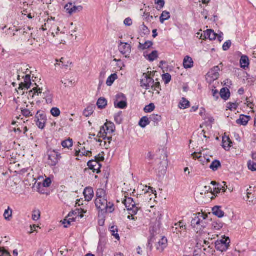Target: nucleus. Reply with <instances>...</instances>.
<instances>
[{
	"label": "nucleus",
	"mask_w": 256,
	"mask_h": 256,
	"mask_svg": "<svg viewBox=\"0 0 256 256\" xmlns=\"http://www.w3.org/2000/svg\"><path fill=\"white\" fill-rule=\"evenodd\" d=\"M55 18L51 17L50 18H48L46 22L40 28V30L44 31L50 29V31H52V35L54 38H56L55 43L56 44H61L63 43V42H64L62 39L64 34L58 32L60 31V29L58 27L54 26V24L53 22Z\"/></svg>",
	"instance_id": "f257e3e1"
},
{
	"label": "nucleus",
	"mask_w": 256,
	"mask_h": 256,
	"mask_svg": "<svg viewBox=\"0 0 256 256\" xmlns=\"http://www.w3.org/2000/svg\"><path fill=\"white\" fill-rule=\"evenodd\" d=\"M95 204L97 209L102 214L107 212L111 213L114 210V204L108 202L107 198L96 199Z\"/></svg>",
	"instance_id": "f03ea898"
},
{
	"label": "nucleus",
	"mask_w": 256,
	"mask_h": 256,
	"mask_svg": "<svg viewBox=\"0 0 256 256\" xmlns=\"http://www.w3.org/2000/svg\"><path fill=\"white\" fill-rule=\"evenodd\" d=\"M208 216L204 213H197L194 214V218L191 222V226L196 230H200L206 226V220Z\"/></svg>",
	"instance_id": "7ed1b4c3"
},
{
	"label": "nucleus",
	"mask_w": 256,
	"mask_h": 256,
	"mask_svg": "<svg viewBox=\"0 0 256 256\" xmlns=\"http://www.w3.org/2000/svg\"><path fill=\"white\" fill-rule=\"evenodd\" d=\"M125 198H126L122 202V204H124L130 214H136L138 210L137 204H136L132 198H127L126 196H125Z\"/></svg>",
	"instance_id": "20e7f679"
},
{
	"label": "nucleus",
	"mask_w": 256,
	"mask_h": 256,
	"mask_svg": "<svg viewBox=\"0 0 256 256\" xmlns=\"http://www.w3.org/2000/svg\"><path fill=\"white\" fill-rule=\"evenodd\" d=\"M115 130V126L114 123L108 122L100 128L98 136L103 139L106 138V135L108 133H112Z\"/></svg>",
	"instance_id": "39448f33"
},
{
	"label": "nucleus",
	"mask_w": 256,
	"mask_h": 256,
	"mask_svg": "<svg viewBox=\"0 0 256 256\" xmlns=\"http://www.w3.org/2000/svg\"><path fill=\"white\" fill-rule=\"evenodd\" d=\"M230 239L228 237H224L222 240H218L215 242L216 250L223 252L228 250L230 246Z\"/></svg>",
	"instance_id": "423d86ee"
},
{
	"label": "nucleus",
	"mask_w": 256,
	"mask_h": 256,
	"mask_svg": "<svg viewBox=\"0 0 256 256\" xmlns=\"http://www.w3.org/2000/svg\"><path fill=\"white\" fill-rule=\"evenodd\" d=\"M48 164L51 166H55L60 158V154L56 150H50L48 152Z\"/></svg>",
	"instance_id": "0eeeda50"
},
{
	"label": "nucleus",
	"mask_w": 256,
	"mask_h": 256,
	"mask_svg": "<svg viewBox=\"0 0 256 256\" xmlns=\"http://www.w3.org/2000/svg\"><path fill=\"white\" fill-rule=\"evenodd\" d=\"M116 108L124 109L127 106L126 98L123 94H119L116 96V99L114 102Z\"/></svg>",
	"instance_id": "6e6552de"
},
{
	"label": "nucleus",
	"mask_w": 256,
	"mask_h": 256,
	"mask_svg": "<svg viewBox=\"0 0 256 256\" xmlns=\"http://www.w3.org/2000/svg\"><path fill=\"white\" fill-rule=\"evenodd\" d=\"M220 70V69L218 66H214L212 68L206 75V78L207 81L211 83L212 81L217 80L219 76L218 72Z\"/></svg>",
	"instance_id": "1a4fd4ad"
},
{
	"label": "nucleus",
	"mask_w": 256,
	"mask_h": 256,
	"mask_svg": "<svg viewBox=\"0 0 256 256\" xmlns=\"http://www.w3.org/2000/svg\"><path fill=\"white\" fill-rule=\"evenodd\" d=\"M36 121L37 126L40 129H44L45 127V124L46 121V118L45 114L41 112L40 110L38 111L36 116Z\"/></svg>",
	"instance_id": "9d476101"
},
{
	"label": "nucleus",
	"mask_w": 256,
	"mask_h": 256,
	"mask_svg": "<svg viewBox=\"0 0 256 256\" xmlns=\"http://www.w3.org/2000/svg\"><path fill=\"white\" fill-rule=\"evenodd\" d=\"M64 8L68 14L72 16L74 14L82 11L83 7L82 6H74L72 3L70 2L65 5Z\"/></svg>",
	"instance_id": "9b49d317"
},
{
	"label": "nucleus",
	"mask_w": 256,
	"mask_h": 256,
	"mask_svg": "<svg viewBox=\"0 0 256 256\" xmlns=\"http://www.w3.org/2000/svg\"><path fill=\"white\" fill-rule=\"evenodd\" d=\"M154 83V80L152 78L146 73L143 74L142 78L140 80V86L142 87L145 88L146 90H148L152 84Z\"/></svg>",
	"instance_id": "f8f14e48"
},
{
	"label": "nucleus",
	"mask_w": 256,
	"mask_h": 256,
	"mask_svg": "<svg viewBox=\"0 0 256 256\" xmlns=\"http://www.w3.org/2000/svg\"><path fill=\"white\" fill-rule=\"evenodd\" d=\"M131 46L127 42H120L118 44V50L121 54L124 55H128L131 52Z\"/></svg>",
	"instance_id": "ddd939ff"
},
{
	"label": "nucleus",
	"mask_w": 256,
	"mask_h": 256,
	"mask_svg": "<svg viewBox=\"0 0 256 256\" xmlns=\"http://www.w3.org/2000/svg\"><path fill=\"white\" fill-rule=\"evenodd\" d=\"M88 166L90 169L92 170L93 172H96V173H99L100 172L101 164L98 160H90L88 162Z\"/></svg>",
	"instance_id": "4468645a"
},
{
	"label": "nucleus",
	"mask_w": 256,
	"mask_h": 256,
	"mask_svg": "<svg viewBox=\"0 0 256 256\" xmlns=\"http://www.w3.org/2000/svg\"><path fill=\"white\" fill-rule=\"evenodd\" d=\"M24 82H21L20 84L19 89L22 90L24 88H26V90H28L30 88V86L32 84L30 76L28 74H27L25 76H24Z\"/></svg>",
	"instance_id": "2eb2a0df"
},
{
	"label": "nucleus",
	"mask_w": 256,
	"mask_h": 256,
	"mask_svg": "<svg viewBox=\"0 0 256 256\" xmlns=\"http://www.w3.org/2000/svg\"><path fill=\"white\" fill-rule=\"evenodd\" d=\"M56 66H59L62 68H67L71 64L72 62L66 58H62L60 60H56Z\"/></svg>",
	"instance_id": "dca6fc26"
},
{
	"label": "nucleus",
	"mask_w": 256,
	"mask_h": 256,
	"mask_svg": "<svg viewBox=\"0 0 256 256\" xmlns=\"http://www.w3.org/2000/svg\"><path fill=\"white\" fill-rule=\"evenodd\" d=\"M167 239L165 237H162L156 244V250L160 252H162L167 246Z\"/></svg>",
	"instance_id": "f3484780"
},
{
	"label": "nucleus",
	"mask_w": 256,
	"mask_h": 256,
	"mask_svg": "<svg viewBox=\"0 0 256 256\" xmlns=\"http://www.w3.org/2000/svg\"><path fill=\"white\" fill-rule=\"evenodd\" d=\"M84 194L86 200L90 202L94 197V192L92 188H85Z\"/></svg>",
	"instance_id": "a211bd4d"
},
{
	"label": "nucleus",
	"mask_w": 256,
	"mask_h": 256,
	"mask_svg": "<svg viewBox=\"0 0 256 256\" xmlns=\"http://www.w3.org/2000/svg\"><path fill=\"white\" fill-rule=\"evenodd\" d=\"M250 116L240 115V118L236 121L237 124L242 126H246L248 121L250 120Z\"/></svg>",
	"instance_id": "6ab92c4d"
},
{
	"label": "nucleus",
	"mask_w": 256,
	"mask_h": 256,
	"mask_svg": "<svg viewBox=\"0 0 256 256\" xmlns=\"http://www.w3.org/2000/svg\"><path fill=\"white\" fill-rule=\"evenodd\" d=\"M183 66L185 68H192L194 66V62L192 58L189 56H186L184 60Z\"/></svg>",
	"instance_id": "aec40b11"
},
{
	"label": "nucleus",
	"mask_w": 256,
	"mask_h": 256,
	"mask_svg": "<svg viewBox=\"0 0 256 256\" xmlns=\"http://www.w3.org/2000/svg\"><path fill=\"white\" fill-rule=\"evenodd\" d=\"M222 147L226 150H228L232 146V142L228 136H224L222 138Z\"/></svg>",
	"instance_id": "412c9836"
},
{
	"label": "nucleus",
	"mask_w": 256,
	"mask_h": 256,
	"mask_svg": "<svg viewBox=\"0 0 256 256\" xmlns=\"http://www.w3.org/2000/svg\"><path fill=\"white\" fill-rule=\"evenodd\" d=\"M154 216L151 218L152 222L155 223L158 226L160 225L162 216L160 212H154Z\"/></svg>",
	"instance_id": "4be33fe9"
},
{
	"label": "nucleus",
	"mask_w": 256,
	"mask_h": 256,
	"mask_svg": "<svg viewBox=\"0 0 256 256\" xmlns=\"http://www.w3.org/2000/svg\"><path fill=\"white\" fill-rule=\"evenodd\" d=\"M212 212L214 215L219 218H222L224 216V212L220 209V206H215L212 208Z\"/></svg>",
	"instance_id": "5701e85b"
},
{
	"label": "nucleus",
	"mask_w": 256,
	"mask_h": 256,
	"mask_svg": "<svg viewBox=\"0 0 256 256\" xmlns=\"http://www.w3.org/2000/svg\"><path fill=\"white\" fill-rule=\"evenodd\" d=\"M220 94L222 99L227 100L230 97V94L228 88H224L220 90Z\"/></svg>",
	"instance_id": "b1692460"
},
{
	"label": "nucleus",
	"mask_w": 256,
	"mask_h": 256,
	"mask_svg": "<svg viewBox=\"0 0 256 256\" xmlns=\"http://www.w3.org/2000/svg\"><path fill=\"white\" fill-rule=\"evenodd\" d=\"M205 35L207 36L208 39L210 40H215L217 36V34L212 30H208L205 31Z\"/></svg>",
	"instance_id": "393cba45"
},
{
	"label": "nucleus",
	"mask_w": 256,
	"mask_h": 256,
	"mask_svg": "<svg viewBox=\"0 0 256 256\" xmlns=\"http://www.w3.org/2000/svg\"><path fill=\"white\" fill-rule=\"evenodd\" d=\"M96 199L107 198L106 192L102 188L98 189L96 193Z\"/></svg>",
	"instance_id": "a878e982"
},
{
	"label": "nucleus",
	"mask_w": 256,
	"mask_h": 256,
	"mask_svg": "<svg viewBox=\"0 0 256 256\" xmlns=\"http://www.w3.org/2000/svg\"><path fill=\"white\" fill-rule=\"evenodd\" d=\"M144 56L150 62H153L158 58V52L156 50H154L149 54L144 55Z\"/></svg>",
	"instance_id": "bb28decb"
},
{
	"label": "nucleus",
	"mask_w": 256,
	"mask_h": 256,
	"mask_svg": "<svg viewBox=\"0 0 256 256\" xmlns=\"http://www.w3.org/2000/svg\"><path fill=\"white\" fill-rule=\"evenodd\" d=\"M107 100L104 98H100L96 103L98 108L103 109L107 106Z\"/></svg>",
	"instance_id": "cd10ccee"
},
{
	"label": "nucleus",
	"mask_w": 256,
	"mask_h": 256,
	"mask_svg": "<svg viewBox=\"0 0 256 256\" xmlns=\"http://www.w3.org/2000/svg\"><path fill=\"white\" fill-rule=\"evenodd\" d=\"M12 210L10 207L5 210L4 214V219L7 221H10L12 218Z\"/></svg>",
	"instance_id": "c85d7f7f"
},
{
	"label": "nucleus",
	"mask_w": 256,
	"mask_h": 256,
	"mask_svg": "<svg viewBox=\"0 0 256 256\" xmlns=\"http://www.w3.org/2000/svg\"><path fill=\"white\" fill-rule=\"evenodd\" d=\"M152 45L153 43L151 41H147L144 44L140 42L138 48L140 50H144L150 48Z\"/></svg>",
	"instance_id": "c756f323"
},
{
	"label": "nucleus",
	"mask_w": 256,
	"mask_h": 256,
	"mask_svg": "<svg viewBox=\"0 0 256 256\" xmlns=\"http://www.w3.org/2000/svg\"><path fill=\"white\" fill-rule=\"evenodd\" d=\"M240 64L242 68H244L248 67L249 65V60L248 57L246 56H242L240 60Z\"/></svg>",
	"instance_id": "7c9ffc66"
},
{
	"label": "nucleus",
	"mask_w": 256,
	"mask_h": 256,
	"mask_svg": "<svg viewBox=\"0 0 256 256\" xmlns=\"http://www.w3.org/2000/svg\"><path fill=\"white\" fill-rule=\"evenodd\" d=\"M178 106L181 109H186L190 106V102L183 98L180 102Z\"/></svg>",
	"instance_id": "2f4dec72"
},
{
	"label": "nucleus",
	"mask_w": 256,
	"mask_h": 256,
	"mask_svg": "<svg viewBox=\"0 0 256 256\" xmlns=\"http://www.w3.org/2000/svg\"><path fill=\"white\" fill-rule=\"evenodd\" d=\"M110 232L111 234L114 236L117 240H120V237L118 234V228L116 226H112L110 228Z\"/></svg>",
	"instance_id": "473e14b6"
},
{
	"label": "nucleus",
	"mask_w": 256,
	"mask_h": 256,
	"mask_svg": "<svg viewBox=\"0 0 256 256\" xmlns=\"http://www.w3.org/2000/svg\"><path fill=\"white\" fill-rule=\"evenodd\" d=\"M117 78L118 75L116 74H111L106 80V84L107 86H111Z\"/></svg>",
	"instance_id": "72a5a7b5"
},
{
	"label": "nucleus",
	"mask_w": 256,
	"mask_h": 256,
	"mask_svg": "<svg viewBox=\"0 0 256 256\" xmlns=\"http://www.w3.org/2000/svg\"><path fill=\"white\" fill-rule=\"evenodd\" d=\"M221 167V164L218 160H214L212 162L210 166V169L213 171L217 170L220 168Z\"/></svg>",
	"instance_id": "f704fd0d"
},
{
	"label": "nucleus",
	"mask_w": 256,
	"mask_h": 256,
	"mask_svg": "<svg viewBox=\"0 0 256 256\" xmlns=\"http://www.w3.org/2000/svg\"><path fill=\"white\" fill-rule=\"evenodd\" d=\"M150 118L146 116L142 117L139 122V125L142 128H144L147 125L150 123Z\"/></svg>",
	"instance_id": "c9c22d12"
},
{
	"label": "nucleus",
	"mask_w": 256,
	"mask_h": 256,
	"mask_svg": "<svg viewBox=\"0 0 256 256\" xmlns=\"http://www.w3.org/2000/svg\"><path fill=\"white\" fill-rule=\"evenodd\" d=\"M223 226V223L220 220L214 221L212 224V228L215 230H220Z\"/></svg>",
	"instance_id": "e433bc0d"
},
{
	"label": "nucleus",
	"mask_w": 256,
	"mask_h": 256,
	"mask_svg": "<svg viewBox=\"0 0 256 256\" xmlns=\"http://www.w3.org/2000/svg\"><path fill=\"white\" fill-rule=\"evenodd\" d=\"M170 18V14L169 12L166 11H164L161 14L160 16V22L161 23H164V22L168 20Z\"/></svg>",
	"instance_id": "4c0bfd02"
},
{
	"label": "nucleus",
	"mask_w": 256,
	"mask_h": 256,
	"mask_svg": "<svg viewBox=\"0 0 256 256\" xmlns=\"http://www.w3.org/2000/svg\"><path fill=\"white\" fill-rule=\"evenodd\" d=\"M42 96L46 99L47 104H51L52 102V96L49 92H43Z\"/></svg>",
	"instance_id": "58836bf2"
},
{
	"label": "nucleus",
	"mask_w": 256,
	"mask_h": 256,
	"mask_svg": "<svg viewBox=\"0 0 256 256\" xmlns=\"http://www.w3.org/2000/svg\"><path fill=\"white\" fill-rule=\"evenodd\" d=\"M150 120L158 124L162 120V117L160 115L152 114L150 116Z\"/></svg>",
	"instance_id": "ea45409f"
},
{
	"label": "nucleus",
	"mask_w": 256,
	"mask_h": 256,
	"mask_svg": "<svg viewBox=\"0 0 256 256\" xmlns=\"http://www.w3.org/2000/svg\"><path fill=\"white\" fill-rule=\"evenodd\" d=\"M152 89L153 91H155L156 94H160V85L159 82H156V83L152 84L151 86Z\"/></svg>",
	"instance_id": "a19ab883"
},
{
	"label": "nucleus",
	"mask_w": 256,
	"mask_h": 256,
	"mask_svg": "<svg viewBox=\"0 0 256 256\" xmlns=\"http://www.w3.org/2000/svg\"><path fill=\"white\" fill-rule=\"evenodd\" d=\"M22 111V114L26 117V118H29L30 116H33V113H32V110H30L29 109H28V108H24V109H22L21 110Z\"/></svg>",
	"instance_id": "79ce46f5"
},
{
	"label": "nucleus",
	"mask_w": 256,
	"mask_h": 256,
	"mask_svg": "<svg viewBox=\"0 0 256 256\" xmlns=\"http://www.w3.org/2000/svg\"><path fill=\"white\" fill-rule=\"evenodd\" d=\"M62 146L64 148H69L72 146V139H68L66 140L63 141L62 142Z\"/></svg>",
	"instance_id": "37998d69"
},
{
	"label": "nucleus",
	"mask_w": 256,
	"mask_h": 256,
	"mask_svg": "<svg viewBox=\"0 0 256 256\" xmlns=\"http://www.w3.org/2000/svg\"><path fill=\"white\" fill-rule=\"evenodd\" d=\"M248 170L252 172L256 171V163L251 160L248 161Z\"/></svg>",
	"instance_id": "c03bdc74"
},
{
	"label": "nucleus",
	"mask_w": 256,
	"mask_h": 256,
	"mask_svg": "<svg viewBox=\"0 0 256 256\" xmlns=\"http://www.w3.org/2000/svg\"><path fill=\"white\" fill-rule=\"evenodd\" d=\"M70 214L68 215V220H64L63 222V224H64V228H68L69 225L70 224L71 222H74L75 221V219L74 218H70Z\"/></svg>",
	"instance_id": "a18cd8bd"
},
{
	"label": "nucleus",
	"mask_w": 256,
	"mask_h": 256,
	"mask_svg": "<svg viewBox=\"0 0 256 256\" xmlns=\"http://www.w3.org/2000/svg\"><path fill=\"white\" fill-rule=\"evenodd\" d=\"M94 112L93 108L92 106H88L84 111V115L86 117H88L92 115Z\"/></svg>",
	"instance_id": "49530a36"
},
{
	"label": "nucleus",
	"mask_w": 256,
	"mask_h": 256,
	"mask_svg": "<svg viewBox=\"0 0 256 256\" xmlns=\"http://www.w3.org/2000/svg\"><path fill=\"white\" fill-rule=\"evenodd\" d=\"M154 104L153 103H151L150 104L146 106L144 110L146 112H150L154 110Z\"/></svg>",
	"instance_id": "de8ad7c7"
},
{
	"label": "nucleus",
	"mask_w": 256,
	"mask_h": 256,
	"mask_svg": "<svg viewBox=\"0 0 256 256\" xmlns=\"http://www.w3.org/2000/svg\"><path fill=\"white\" fill-rule=\"evenodd\" d=\"M32 94V96L34 97V95L37 94L38 95L39 94H42V90L40 88H38V86L33 88L32 90H31L29 92V94Z\"/></svg>",
	"instance_id": "09e8293b"
},
{
	"label": "nucleus",
	"mask_w": 256,
	"mask_h": 256,
	"mask_svg": "<svg viewBox=\"0 0 256 256\" xmlns=\"http://www.w3.org/2000/svg\"><path fill=\"white\" fill-rule=\"evenodd\" d=\"M52 115L54 117L58 116L60 114V110L57 108H53L50 110Z\"/></svg>",
	"instance_id": "8fccbe9b"
},
{
	"label": "nucleus",
	"mask_w": 256,
	"mask_h": 256,
	"mask_svg": "<svg viewBox=\"0 0 256 256\" xmlns=\"http://www.w3.org/2000/svg\"><path fill=\"white\" fill-rule=\"evenodd\" d=\"M86 211L84 210L83 209L80 208L78 209L75 212H72V214H75L76 215H77L78 217H80V218H83V215L81 214H84L86 213Z\"/></svg>",
	"instance_id": "3c124183"
},
{
	"label": "nucleus",
	"mask_w": 256,
	"mask_h": 256,
	"mask_svg": "<svg viewBox=\"0 0 256 256\" xmlns=\"http://www.w3.org/2000/svg\"><path fill=\"white\" fill-rule=\"evenodd\" d=\"M171 76L168 73L165 74L162 76V79L166 84H168L171 80Z\"/></svg>",
	"instance_id": "603ef678"
},
{
	"label": "nucleus",
	"mask_w": 256,
	"mask_h": 256,
	"mask_svg": "<svg viewBox=\"0 0 256 256\" xmlns=\"http://www.w3.org/2000/svg\"><path fill=\"white\" fill-rule=\"evenodd\" d=\"M238 107V104L236 102H229L227 106V108L230 110H236Z\"/></svg>",
	"instance_id": "864d4df0"
},
{
	"label": "nucleus",
	"mask_w": 256,
	"mask_h": 256,
	"mask_svg": "<svg viewBox=\"0 0 256 256\" xmlns=\"http://www.w3.org/2000/svg\"><path fill=\"white\" fill-rule=\"evenodd\" d=\"M192 156L193 157L194 159H198L200 162H203V160H202V153L200 152H194L192 154Z\"/></svg>",
	"instance_id": "5fc2aeb1"
},
{
	"label": "nucleus",
	"mask_w": 256,
	"mask_h": 256,
	"mask_svg": "<svg viewBox=\"0 0 256 256\" xmlns=\"http://www.w3.org/2000/svg\"><path fill=\"white\" fill-rule=\"evenodd\" d=\"M232 46V42L230 40H228L225 42L222 46V50L224 51L228 50Z\"/></svg>",
	"instance_id": "6e6d98bb"
},
{
	"label": "nucleus",
	"mask_w": 256,
	"mask_h": 256,
	"mask_svg": "<svg viewBox=\"0 0 256 256\" xmlns=\"http://www.w3.org/2000/svg\"><path fill=\"white\" fill-rule=\"evenodd\" d=\"M40 218V212L38 210H35L33 212L32 218L34 220L36 221L39 220Z\"/></svg>",
	"instance_id": "4d7b16f0"
},
{
	"label": "nucleus",
	"mask_w": 256,
	"mask_h": 256,
	"mask_svg": "<svg viewBox=\"0 0 256 256\" xmlns=\"http://www.w3.org/2000/svg\"><path fill=\"white\" fill-rule=\"evenodd\" d=\"M106 72L104 70H102L100 73V78H99V79H100V86L102 82H103V81L105 78V76H106Z\"/></svg>",
	"instance_id": "13d9d810"
},
{
	"label": "nucleus",
	"mask_w": 256,
	"mask_h": 256,
	"mask_svg": "<svg viewBox=\"0 0 256 256\" xmlns=\"http://www.w3.org/2000/svg\"><path fill=\"white\" fill-rule=\"evenodd\" d=\"M155 4L159 6L160 9H162L164 7L165 2L164 0H155Z\"/></svg>",
	"instance_id": "bf43d9fd"
},
{
	"label": "nucleus",
	"mask_w": 256,
	"mask_h": 256,
	"mask_svg": "<svg viewBox=\"0 0 256 256\" xmlns=\"http://www.w3.org/2000/svg\"><path fill=\"white\" fill-rule=\"evenodd\" d=\"M143 16L147 22H151L153 20V16H150L148 13L144 12Z\"/></svg>",
	"instance_id": "052dcab7"
},
{
	"label": "nucleus",
	"mask_w": 256,
	"mask_h": 256,
	"mask_svg": "<svg viewBox=\"0 0 256 256\" xmlns=\"http://www.w3.org/2000/svg\"><path fill=\"white\" fill-rule=\"evenodd\" d=\"M175 226H179L180 228H183L185 230L186 228V225L184 224L182 221H180L178 223L176 224Z\"/></svg>",
	"instance_id": "680f3d73"
},
{
	"label": "nucleus",
	"mask_w": 256,
	"mask_h": 256,
	"mask_svg": "<svg viewBox=\"0 0 256 256\" xmlns=\"http://www.w3.org/2000/svg\"><path fill=\"white\" fill-rule=\"evenodd\" d=\"M51 184V180L50 178H46L43 182L42 185L44 187H49Z\"/></svg>",
	"instance_id": "e2e57ef3"
},
{
	"label": "nucleus",
	"mask_w": 256,
	"mask_h": 256,
	"mask_svg": "<svg viewBox=\"0 0 256 256\" xmlns=\"http://www.w3.org/2000/svg\"><path fill=\"white\" fill-rule=\"evenodd\" d=\"M222 190L224 192H226L225 188H224V186H222V187L216 188L214 190V192L216 194H218Z\"/></svg>",
	"instance_id": "0e129e2a"
},
{
	"label": "nucleus",
	"mask_w": 256,
	"mask_h": 256,
	"mask_svg": "<svg viewBox=\"0 0 256 256\" xmlns=\"http://www.w3.org/2000/svg\"><path fill=\"white\" fill-rule=\"evenodd\" d=\"M124 24L126 26H130L131 25H132V19L129 18H126L124 20Z\"/></svg>",
	"instance_id": "69168bd1"
},
{
	"label": "nucleus",
	"mask_w": 256,
	"mask_h": 256,
	"mask_svg": "<svg viewBox=\"0 0 256 256\" xmlns=\"http://www.w3.org/2000/svg\"><path fill=\"white\" fill-rule=\"evenodd\" d=\"M0 256H10V253L6 250H2L0 248Z\"/></svg>",
	"instance_id": "338daca9"
},
{
	"label": "nucleus",
	"mask_w": 256,
	"mask_h": 256,
	"mask_svg": "<svg viewBox=\"0 0 256 256\" xmlns=\"http://www.w3.org/2000/svg\"><path fill=\"white\" fill-rule=\"evenodd\" d=\"M246 105L248 106L249 108H252V107L254 106V104H253V102H252L250 98H246Z\"/></svg>",
	"instance_id": "774afa93"
}]
</instances>
